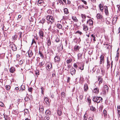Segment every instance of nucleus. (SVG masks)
Segmentation results:
<instances>
[{"label": "nucleus", "instance_id": "nucleus-44", "mask_svg": "<svg viewBox=\"0 0 120 120\" xmlns=\"http://www.w3.org/2000/svg\"><path fill=\"white\" fill-rule=\"evenodd\" d=\"M39 53L41 57H43V56L42 54V53L40 51H39Z\"/></svg>", "mask_w": 120, "mask_h": 120}, {"label": "nucleus", "instance_id": "nucleus-41", "mask_svg": "<svg viewBox=\"0 0 120 120\" xmlns=\"http://www.w3.org/2000/svg\"><path fill=\"white\" fill-rule=\"evenodd\" d=\"M48 45H50L51 44V42L50 40L48 39Z\"/></svg>", "mask_w": 120, "mask_h": 120}, {"label": "nucleus", "instance_id": "nucleus-57", "mask_svg": "<svg viewBox=\"0 0 120 120\" xmlns=\"http://www.w3.org/2000/svg\"><path fill=\"white\" fill-rule=\"evenodd\" d=\"M4 104L3 103L1 102H0V105L2 107H3L4 106Z\"/></svg>", "mask_w": 120, "mask_h": 120}, {"label": "nucleus", "instance_id": "nucleus-5", "mask_svg": "<svg viewBox=\"0 0 120 120\" xmlns=\"http://www.w3.org/2000/svg\"><path fill=\"white\" fill-rule=\"evenodd\" d=\"M47 67L48 68V71H50L52 69V64L51 63H48L47 64Z\"/></svg>", "mask_w": 120, "mask_h": 120}, {"label": "nucleus", "instance_id": "nucleus-37", "mask_svg": "<svg viewBox=\"0 0 120 120\" xmlns=\"http://www.w3.org/2000/svg\"><path fill=\"white\" fill-rule=\"evenodd\" d=\"M57 26L59 29H61L62 28V26L60 24H57Z\"/></svg>", "mask_w": 120, "mask_h": 120}, {"label": "nucleus", "instance_id": "nucleus-56", "mask_svg": "<svg viewBox=\"0 0 120 120\" xmlns=\"http://www.w3.org/2000/svg\"><path fill=\"white\" fill-rule=\"evenodd\" d=\"M83 98V96L82 95H80L79 97V98L80 100H81Z\"/></svg>", "mask_w": 120, "mask_h": 120}, {"label": "nucleus", "instance_id": "nucleus-18", "mask_svg": "<svg viewBox=\"0 0 120 120\" xmlns=\"http://www.w3.org/2000/svg\"><path fill=\"white\" fill-rule=\"evenodd\" d=\"M104 56H101L100 57V64H101L102 63V62H104Z\"/></svg>", "mask_w": 120, "mask_h": 120}, {"label": "nucleus", "instance_id": "nucleus-24", "mask_svg": "<svg viewBox=\"0 0 120 120\" xmlns=\"http://www.w3.org/2000/svg\"><path fill=\"white\" fill-rule=\"evenodd\" d=\"M82 54L79 53L78 55V59H80L82 58Z\"/></svg>", "mask_w": 120, "mask_h": 120}, {"label": "nucleus", "instance_id": "nucleus-32", "mask_svg": "<svg viewBox=\"0 0 120 120\" xmlns=\"http://www.w3.org/2000/svg\"><path fill=\"white\" fill-rule=\"evenodd\" d=\"M45 21V19H42L39 22L40 23H42L43 24L44 23Z\"/></svg>", "mask_w": 120, "mask_h": 120}, {"label": "nucleus", "instance_id": "nucleus-10", "mask_svg": "<svg viewBox=\"0 0 120 120\" xmlns=\"http://www.w3.org/2000/svg\"><path fill=\"white\" fill-rule=\"evenodd\" d=\"M83 29L84 31L86 32L88 30V28L87 25L84 24L83 25Z\"/></svg>", "mask_w": 120, "mask_h": 120}, {"label": "nucleus", "instance_id": "nucleus-15", "mask_svg": "<svg viewBox=\"0 0 120 120\" xmlns=\"http://www.w3.org/2000/svg\"><path fill=\"white\" fill-rule=\"evenodd\" d=\"M25 89V86L23 85H22L21 86V88L20 89L19 91L21 92H22Z\"/></svg>", "mask_w": 120, "mask_h": 120}, {"label": "nucleus", "instance_id": "nucleus-13", "mask_svg": "<svg viewBox=\"0 0 120 120\" xmlns=\"http://www.w3.org/2000/svg\"><path fill=\"white\" fill-rule=\"evenodd\" d=\"M98 80L99 82V85H100L103 82V79L101 77H99Z\"/></svg>", "mask_w": 120, "mask_h": 120}, {"label": "nucleus", "instance_id": "nucleus-30", "mask_svg": "<svg viewBox=\"0 0 120 120\" xmlns=\"http://www.w3.org/2000/svg\"><path fill=\"white\" fill-rule=\"evenodd\" d=\"M117 110L118 113L120 116V106H118L117 107Z\"/></svg>", "mask_w": 120, "mask_h": 120}, {"label": "nucleus", "instance_id": "nucleus-33", "mask_svg": "<svg viewBox=\"0 0 120 120\" xmlns=\"http://www.w3.org/2000/svg\"><path fill=\"white\" fill-rule=\"evenodd\" d=\"M90 109L91 110H92V111H94L96 110V109L93 106L90 107Z\"/></svg>", "mask_w": 120, "mask_h": 120}, {"label": "nucleus", "instance_id": "nucleus-28", "mask_svg": "<svg viewBox=\"0 0 120 120\" xmlns=\"http://www.w3.org/2000/svg\"><path fill=\"white\" fill-rule=\"evenodd\" d=\"M91 37H92L93 38V40L94 41H96V40L95 39L96 37H95V35H94V34H92L91 35Z\"/></svg>", "mask_w": 120, "mask_h": 120}, {"label": "nucleus", "instance_id": "nucleus-39", "mask_svg": "<svg viewBox=\"0 0 120 120\" xmlns=\"http://www.w3.org/2000/svg\"><path fill=\"white\" fill-rule=\"evenodd\" d=\"M72 61V60L71 59H69L68 60H67V63L68 64L69 63H71Z\"/></svg>", "mask_w": 120, "mask_h": 120}, {"label": "nucleus", "instance_id": "nucleus-35", "mask_svg": "<svg viewBox=\"0 0 120 120\" xmlns=\"http://www.w3.org/2000/svg\"><path fill=\"white\" fill-rule=\"evenodd\" d=\"M62 114V112L61 111L59 110L58 111V114L59 116H60Z\"/></svg>", "mask_w": 120, "mask_h": 120}, {"label": "nucleus", "instance_id": "nucleus-19", "mask_svg": "<svg viewBox=\"0 0 120 120\" xmlns=\"http://www.w3.org/2000/svg\"><path fill=\"white\" fill-rule=\"evenodd\" d=\"M88 89V86L86 83L84 85V90L85 91H86Z\"/></svg>", "mask_w": 120, "mask_h": 120}, {"label": "nucleus", "instance_id": "nucleus-23", "mask_svg": "<svg viewBox=\"0 0 120 120\" xmlns=\"http://www.w3.org/2000/svg\"><path fill=\"white\" fill-rule=\"evenodd\" d=\"M107 69H108L110 67V63L109 61L108 60L107 61Z\"/></svg>", "mask_w": 120, "mask_h": 120}, {"label": "nucleus", "instance_id": "nucleus-60", "mask_svg": "<svg viewBox=\"0 0 120 120\" xmlns=\"http://www.w3.org/2000/svg\"><path fill=\"white\" fill-rule=\"evenodd\" d=\"M101 74L102 75H103L105 74V72L104 71H103V70H101Z\"/></svg>", "mask_w": 120, "mask_h": 120}, {"label": "nucleus", "instance_id": "nucleus-51", "mask_svg": "<svg viewBox=\"0 0 120 120\" xmlns=\"http://www.w3.org/2000/svg\"><path fill=\"white\" fill-rule=\"evenodd\" d=\"M105 45L106 48H108L109 47V45L108 44H105Z\"/></svg>", "mask_w": 120, "mask_h": 120}, {"label": "nucleus", "instance_id": "nucleus-12", "mask_svg": "<svg viewBox=\"0 0 120 120\" xmlns=\"http://www.w3.org/2000/svg\"><path fill=\"white\" fill-rule=\"evenodd\" d=\"M117 19V16H115L113 17L112 20V23L113 24H115L116 23Z\"/></svg>", "mask_w": 120, "mask_h": 120}, {"label": "nucleus", "instance_id": "nucleus-22", "mask_svg": "<svg viewBox=\"0 0 120 120\" xmlns=\"http://www.w3.org/2000/svg\"><path fill=\"white\" fill-rule=\"evenodd\" d=\"M99 7L100 10L101 12L103 11V8L101 4H99Z\"/></svg>", "mask_w": 120, "mask_h": 120}, {"label": "nucleus", "instance_id": "nucleus-46", "mask_svg": "<svg viewBox=\"0 0 120 120\" xmlns=\"http://www.w3.org/2000/svg\"><path fill=\"white\" fill-rule=\"evenodd\" d=\"M103 113L104 115V116H106L107 115V111L106 110H104L103 111Z\"/></svg>", "mask_w": 120, "mask_h": 120}, {"label": "nucleus", "instance_id": "nucleus-42", "mask_svg": "<svg viewBox=\"0 0 120 120\" xmlns=\"http://www.w3.org/2000/svg\"><path fill=\"white\" fill-rule=\"evenodd\" d=\"M41 93L42 94H44V91H43V90H44V88L43 87H41Z\"/></svg>", "mask_w": 120, "mask_h": 120}, {"label": "nucleus", "instance_id": "nucleus-17", "mask_svg": "<svg viewBox=\"0 0 120 120\" xmlns=\"http://www.w3.org/2000/svg\"><path fill=\"white\" fill-rule=\"evenodd\" d=\"M105 12L106 15H107L109 14L108 11V9L107 7L106 6H105Z\"/></svg>", "mask_w": 120, "mask_h": 120}, {"label": "nucleus", "instance_id": "nucleus-63", "mask_svg": "<svg viewBox=\"0 0 120 120\" xmlns=\"http://www.w3.org/2000/svg\"><path fill=\"white\" fill-rule=\"evenodd\" d=\"M87 100H88V101L90 103H91V101L90 100V99L87 98Z\"/></svg>", "mask_w": 120, "mask_h": 120}, {"label": "nucleus", "instance_id": "nucleus-11", "mask_svg": "<svg viewBox=\"0 0 120 120\" xmlns=\"http://www.w3.org/2000/svg\"><path fill=\"white\" fill-rule=\"evenodd\" d=\"M54 60L55 62L59 61H60V57L58 56H56L54 58Z\"/></svg>", "mask_w": 120, "mask_h": 120}, {"label": "nucleus", "instance_id": "nucleus-14", "mask_svg": "<svg viewBox=\"0 0 120 120\" xmlns=\"http://www.w3.org/2000/svg\"><path fill=\"white\" fill-rule=\"evenodd\" d=\"M15 71V68L13 67H11L9 70V71L11 73H13L14 72V71Z\"/></svg>", "mask_w": 120, "mask_h": 120}, {"label": "nucleus", "instance_id": "nucleus-7", "mask_svg": "<svg viewBox=\"0 0 120 120\" xmlns=\"http://www.w3.org/2000/svg\"><path fill=\"white\" fill-rule=\"evenodd\" d=\"M93 21L91 19L88 20L87 22V23H89L90 26H92L93 24Z\"/></svg>", "mask_w": 120, "mask_h": 120}, {"label": "nucleus", "instance_id": "nucleus-1", "mask_svg": "<svg viewBox=\"0 0 120 120\" xmlns=\"http://www.w3.org/2000/svg\"><path fill=\"white\" fill-rule=\"evenodd\" d=\"M93 100L94 102L98 103L102 101V98L100 97L94 96L93 97Z\"/></svg>", "mask_w": 120, "mask_h": 120}, {"label": "nucleus", "instance_id": "nucleus-52", "mask_svg": "<svg viewBox=\"0 0 120 120\" xmlns=\"http://www.w3.org/2000/svg\"><path fill=\"white\" fill-rule=\"evenodd\" d=\"M76 33L79 34L80 35H81L82 34V33L79 31H77Z\"/></svg>", "mask_w": 120, "mask_h": 120}, {"label": "nucleus", "instance_id": "nucleus-29", "mask_svg": "<svg viewBox=\"0 0 120 120\" xmlns=\"http://www.w3.org/2000/svg\"><path fill=\"white\" fill-rule=\"evenodd\" d=\"M72 19L75 22H77L78 21V20L75 17H72Z\"/></svg>", "mask_w": 120, "mask_h": 120}, {"label": "nucleus", "instance_id": "nucleus-21", "mask_svg": "<svg viewBox=\"0 0 120 120\" xmlns=\"http://www.w3.org/2000/svg\"><path fill=\"white\" fill-rule=\"evenodd\" d=\"M94 92L98 94L99 92V89L98 88H95L94 90Z\"/></svg>", "mask_w": 120, "mask_h": 120}, {"label": "nucleus", "instance_id": "nucleus-64", "mask_svg": "<svg viewBox=\"0 0 120 120\" xmlns=\"http://www.w3.org/2000/svg\"><path fill=\"white\" fill-rule=\"evenodd\" d=\"M68 70H69L70 68L71 67V66L70 64L68 65Z\"/></svg>", "mask_w": 120, "mask_h": 120}, {"label": "nucleus", "instance_id": "nucleus-43", "mask_svg": "<svg viewBox=\"0 0 120 120\" xmlns=\"http://www.w3.org/2000/svg\"><path fill=\"white\" fill-rule=\"evenodd\" d=\"M81 16L82 18L83 19H85L86 18V17L85 15L81 14Z\"/></svg>", "mask_w": 120, "mask_h": 120}, {"label": "nucleus", "instance_id": "nucleus-31", "mask_svg": "<svg viewBox=\"0 0 120 120\" xmlns=\"http://www.w3.org/2000/svg\"><path fill=\"white\" fill-rule=\"evenodd\" d=\"M45 113L46 114L50 115L51 112L49 110H47L45 111Z\"/></svg>", "mask_w": 120, "mask_h": 120}, {"label": "nucleus", "instance_id": "nucleus-34", "mask_svg": "<svg viewBox=\"0 0 120 120\" xmlns=\"http://www.w3.org/2000/svg\"><path fill=\"white\" fill-rule=\"evenodd\" d=\"M79 47L78 45L75 46L74 47V49L75 51H76L77 50H79Z\"/></svg>", "mask_w": 120, "mask_h": 120}, {"label": "nucleus", "instance_id": "nucleus-2", "mask_svg": "<svg viewBox=\"0 0 120 120\" xmlns=\"http://www.w3.org/2000/svg\"><path fill=\"white\" fill-rule=\"evenodd\" d=\"M46 19L48 21V22L51 24H52L54 22V19L52 16H47L46 17Z\"/></svg>", "mask_w": 120, "mask_h": 120}, {"label": "nucleus", "instance_id": "nucleus-45", "mask_svg": "<svg viewBox=\"0 0 120 120\" xmlns=\"http://www.w3.org/2000/svg\"><path fill=\"white\" fill-rule=\"evenodd\" d=\"M44 119L45 120H49V117L47 116H46L44 118Z\"/></svg>", "mask_w": 120, "mask_h": 120}, {"label": "nucleus", "instance_id": "nucleus-9", "mask_svg": "<svg viewBox=\"0 0 120 120\" xmlns=\"http://www.w3.org/2000/svg\"><path fill=\"white\" fill-rule=\"evenodd\" d=\"M75 69L73 68H71L70 70V72L72 75L74 74L75 73Z\"/></svg>", "mask_w": 120, "mask_h": 120}, {"label": "nucleus", "instance_id": "nucleus-20", "mask_svg": "<svg viewBox=\"0 0 120 120\" xmlns=\"http://www.w3.org/2000/svg\"><path fill=\"white\" fill-rule=\"evenodd\" d=\"M96 17L98 19H101L102 16L100 14H98Z\"/></svg>", "mask_w": 120, "mask_h": 120}, {"label": "nucleus", "instance_id": "nucleus-36", "mask_svg": "<svg viewBox=\"0 0 120 120\" xmlns=\"http://www.w3.org/2000/svg\"><path fill=\"white\" fill-rule=\"evenodd\" d=\"M6 89L7 90H9L11 88L10 86L9 85H6Z\"/></svg>", "mask_w": 120, "mask_h": 120}, {"label": "nucleus", "instance_id": "nucleus-8", "mask_svg": "<svg viewBox=\"0 0 120 120\" xmlns=\"http://www.w3.org/2000/svg\"><path fill=\"white\" fill-rule=\"evenodd\" d=\"M44 99L45 102L46 103V104L48 105H49L50 103L49 101V99L48 98L46 97H44Z\"/></svg>", "mask_w": 120, "mask_h": 120}, {"label": "nucleus", "instance_id": "nucleus-59", "mask_svg": "<svg viewBox=\"0 0 120 120\" xmlns=\"http://www.w3.org/2000/svg\"><path fill=\"white\" fill-rule=\"evenodd\" d=\"M74 66L75 68H77L78 67L77 65H76V64H74Z\"/></svg>", "mask_w": 120, "mask_h": 120}, {"label": "nucleus", "instance_id": "nucleus-3", "mask_svg": "<svg viewBox=\"0 0 120 120\" xmlns=\"http://www.w3.org/2000/svg\"><path fill=\"white\" fill-rule=\"evenodd\" d=\"M44 0H38V5L39 6H44Z\"/></svg>", "mask_w": 120, "mask_h": 120}, {"label": "nucleus", "instance_id": "nucleus-48", "mask_svg": "<svg viewBox=\"0 0 120 120\" xmlns=\"http://www.w3.org/2000/svg\"><path fill=\"white\" fill-rule=\"evenodd\" d=\"M17 37V35H15L12 36V38L13 39H15Z\"/></svg>", "mask_w": 120, "mask_h": 120}, {"label": "nucleus", "instance_id": "nucleus-40", "mask_svg": "<svg viewBox=\"0 0 120 120\" xmlns=\"http://www.w3.org/2000/svg\"><path fill=\"white\" fill-rule=\"evenodd\" d=\"M25 101H27L30 100V98L28 97H26L24 99Z\"/></svg>", "mask_w": 120, "mask_h": 120}, {"label": "nucleus", "instance_id": "nucleus-38", "mask_svg": "<svg viewBox=\"0 0 120 120\" xmlns=\"http://www.w3.org/2000/svg\"><path fill=\"white\" fill-rule=\"evenodd\" d=\"M61 96L62 97L64 98L65 96V94L64 92H62L61 93Z\"/></svg>", "mask_w": 120, "mask_h": 120}, {"label": "nucleus", "instance_id": "nucleus-47", "mask_svg": "<svg viewBox=\"0 0 120 120\" xmlns=\"http://www.w3.org/2000/svg\"><path fill=\"white\" fill-rule=\"evenodd\" d=\"M4 117L5 120H7L8 118V116L6 115H4Z\"/></svg>", "mask_w": 120, "mask_h": 120}, {"label": "nucleus", "instance_id": "nucleus-4", "mask_svg": "<svg viewBox=\"0 0 120 120\" xmlns=\"http://www.w3.org/2000/svg\"><path fill=\"white\" fill-rule=\"evenodd\" d=\"M10 46L12 50L13 51H15L17 50V48L15 44H11Z\"/></svg>", "mask_w": 120, "mask_h": 120}, {"label": "nucleus", "instance_id": "nucleus-54", "mask_svg": "<svg viewBox=\"0 0 120 120\" xmlns=\"http://www.w3.org/2000/svg\"><path fill=\"white\" fill-rule=\"evenodd\" d=\"M32 88H30L28 89V91L30 92H31L32 91Z\"/></svg>", "mask_w": 120, "mask_h": 120}, {"label": "nucleus", "instance_id": "nucleus-55", "mask_svg": "<svg viewBox=\"0 0 120 120\" xmlns=\"http://www.w3.org/2000/svg\"><path fill=\"white\" fill-rule=\"evenodd\" d=\"M23 2V0H22L21 1L20 0L19 3V5H21V4Z\"/></svg>", "mask_w": 120, "mask_h": 120}, {"label": "nucleus", "instance_id": "nucleus-6", "mask_svg": "<svg viewBox=\"0 0 120 120\" xmlns=\"http://www.w3.org/2000/svg\"><path fill=\"white\" fill-rule=\"evenodd\" d=\"M40 38L43 39L44 36V33L42 31L40 30L39 32Z\"/></svg>", "mask_w": 120, "mask_h": 120}, {"label": "nucleus", "instance_id": "nucleus-58", "mask_svg": "<svg viewBox=\"0 0 120 120\" xmlns=\"http://www.w3.org/2000/svg\"><path fill=\"white\" fill-rule=\"evenodd\" d=\"M56 42H58L59 41V38H57L56 39Z\"/></svg>", "mask_w": 120, "mask_h": 120}, {"label": "nucleus", "instance_id": "nucleus-25", "mask_svg": "<svg viewBox=\"0 0 120 120\" xmlns=\"http://www.w3.org/2000/svg\"><path fill=\"white\" fill-rule=\"evenodd\" d=\"M44 108L43 106L40 107L39 109L40 112H43L44 111Z\"/></svg>", "mask_w": 120, "mask_h": 120}, {"label": "nucleus", "instance_id": "nucleus-16", "mask_svg": "<svg viewBox=\"0 0 120 120\" xmlns=\"http://www.w3.org/2000/svg\"><path fill=\"white\" fill-rule=\"evenodd\" d=\"M105 93L108 92L109 90V88L108 86L106 85H105L104 86V89Z\"/></svg>", "mask_w": 120, "mask_h": 120}, {"label": "nucleus", "instance_id": "nucleus-50", "mask_svg": "<svg viewBox=\"0 0 120 120\" xmlns=\"http://www.w3.org/2000/svg\"><path fill=\"white\" fill-rule=\"evenodd\" d=\"M34 43H35V44L36 43V41H35L33 39L32 40V43L31 44V45H32Z\"/></svg>", "mask_w": 120, "mask_h": 120}, {"label": "nucleus", "instance_id": "nucleus-62", "mask_svg": "<svg viewBox=\"0 0 120 120\" xmlns=\"http://www.w3.org/2000/svg\"><path fill=\"white\" fill-rule=\"evenodd\" d=\"M70 80V78L69 77H68L67 79V81L68 82H69Z\"/></svg>", "mask_w": 120, "mask_h": 120}, {"label": "nucleus", "instance_id": "nucleus-53", "mask_svg": "<svg viewBox=\"0 0 120 120\" xmlns=\"http://www.w3.org/2000/svg\"><path fill=\"white\" fill-rule=\"evenodd\" d=\"M22 32H20V33L19 34V38H21L22 37Z\"/></svg>", "mask_w": 120, "mask_h": 120}, {"label": "nucleus", "instance_id": "nucleus-26", "mask_svg": "<svg viewBox=\"0 0 120 120\" xmlns=\"http://www.w3.org/2000/svg\"><path fill=\"white\" fill-rule=\"evenodd\" d=\"M64 12L65 14H67L68 13V10L67 8H65L64 9Z\"/></svg>", "mask_w": 120, "mask_h": 120}, {"label": "nucleus", "instance_id": "nucleus-49", "mask_svg": "<svg viewBox=\"0 0 120 120\" xmlns=\"http://www.w3.org/2000/svg\"><path fill=\"white\" fill-rule=\"evenodd\" d=\"M81 1L83 2L85 5H86L87 4V2L85 1L84 0H81Z\"/></svg>", "mask_w": 120, "mask_h": 120}, {"label": "nucleus", "instance_id": "nucleus-27", "mask_svg": "<svg viewBox=\"0 0 120 120\" xmlns=\"http://www.w3.org/2000/svg\"><path fill=\"white\" fill-rule=\"evenodd\" d=\"M28 55L29 57H31L33 55V53L32 51H29L28 52Z\"/></svg>", "mask_w": 120, "mask_h": 120}, {"label": "nucleus", "instance_id": "nucleus-61", "mask_svg": "<svg viewBox=\"0 0 120 120\" xmlns=\"http://www.w3.org/2000/svg\"><path fill=\"white\" fill-rule=\"evenodd\" d=\"M84 120H87V118L86 117V116H85V115H84Z\"/></svg>", "mask_w": 120, "mask_h": 120}]
</instances>
